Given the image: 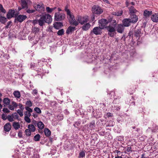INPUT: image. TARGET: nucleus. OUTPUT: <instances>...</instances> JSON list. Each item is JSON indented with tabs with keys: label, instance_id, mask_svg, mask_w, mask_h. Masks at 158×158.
I'll list each match as a JSON object with an SVG mask.
<instances>
[{
	"label": "nucleus",
	"instance_id": "f257e3e1",
	"mask_svg": "<svg viewBox=\"0 0 158 158\" xmlns=\"http://www.w3.org/2000/svg\"><path fill=\"white\" fill-rule=\"evenodd\" d=\"M65 10L67 12V18L69 19V23L72 25L77 26L78 25V23L76 21L73 13L68 9V7L66 6L65 7Z\"/></svg>",
	"mask_w": 158,
	"mask_h": 158
},
{
	"label": "nucleus",
	"instance_id": "c756f323",
	"mask_svg": "<svg viewBox=\"0 0 158 158\" xmlns=\"http://www.w3.org/2000/svg\"><path fill=\"white\" fill-rule=\"evenodd\" d=\"M44 132L46 136H49L50 135L51 132L48 129L45 128L44 129Z\"/></svg>",
	"mask_w": 158,
	"mask_h": 158
},
{
	"label": "nucleus",
	"instance_id": "69168bd1",
	"mask_svg": "<svg viewBox=\"0 0 158 158\" xmlns=\"http://www.w3.org/2000/svg\"><path fill=\"white\" fill-rule=\"evenodd\" d=\"M33 23L34 25L38 23V20H34L33 21Z\"/></svg>",
	"mask_w": 158,
	"mask_h": 158
},
{
	"label": "nucleus",
	"instance_id": "6ab92c4d",
	"mask_svg": "<svg viewBox=\"0 0 158 158\" xmlns=\"http://www.w3.org/2000/svg\"><path fill=\"white\" fill-rule=\"evenodd\" d=\"M75 30L76 29L75 27L69 26L67 28L66 31V33L67 34H69L71 33L73 31Z\"/></svg>",
	"mask_w": 158,
	"mask_h": 158
},
{
	"label": "nucleus",
	"instance_id": "c85d7f7f",
	"mask_svg": "<svg viewBox=\"0 0 158 158\" xmlns=\"http://www.w3.org/2000/svg\"><path fill=\"white\" fill-rule=\"evenodd\" d=\"M7 21L6 18V17L2 16L1 15L0 16V22L2 23L5 24Z\"/></svg>",
	"mask_w": 158,
	"mask_h": 158
},
{
	"label": "nucleus",
	"instance_id": "4d7b16f0",
	"mask_svg": "<svg viewBox=\"0 0 158 158\" xmlns=\"http://www.w3.org/2000/svg\"><path fill=\"white\" fill-rule=\"evenodd\" d=\"M8 108L9 109L11 110H14L15 109V107L13 106L12 105H9L8 106Z\"/></svg>",
	"mask_w": 158,
	"mask_h": 158
},
{
	"label": "nucleus",
	"instance_id": "49530a36",
	"mask_svg": "<svg viewBox=\"0 0 158 158\" xmlns=\"http://www.w3.org/2000/svg\"><path fill=\"white\" fill-rule=\"evenodd\" d=\"M35 11V10H30L28 9L26 10V12L29 14L32 13H34Z\"/></svg>",
	"mask_w": 158,
	"mask_h": 158
},
{
	"label": "nucleus",
	"instance_id": "412c9836",
	"mask_svg": "<svg viewBox=\"0 0 158 158\" xmlns=\"http://www.w3.org/2000/svg\"><path fill=\"white\" fill-rule=\"evenodd\" d=\"M12 126L16 130L18 129L20 127V125L19 122H15L13 123Z\"/></svg>",
	"mask_w": 158,
	"mask_h": 158
},
{
	"label": "nucleus",
	"instance_id": "052dcab7",
	"mask_svg": "<svg viewBox=\"0 0 158 158\" xmlns=\"http://www.w3.org/2000/svg\"><path fill=\"white\" fill-rule=\"evenodd\" d=\"M18 106L19 107V108L21 110H23L24 109V107H23V105L22 104L19 103V105H18Z\"/></svg>",
	"mask_w": 158,
	"mask_h": 158
},
{
	"label": "nucleus",
	"instance_id": "ea45409f",
	"mask_svg": "<svg viewBox=\"0 0 158 158\" xmlns=\"http://www.w3.org/2000/svg\"><path fill=\"white\" fill-rule=\"evenodd\" d=\"M89 127L91 128H93L95 127V123L94 121H92L89 125Z\"/></svg>",
	"mask_w": 158,
	"mask_h": 158
},
{
	"label": "nucleus",
	"instance_id": "6e6552de",
	"mask_svg": "<svg viewBox=\"0 0 158 158\" xmlns=\"http://www.w3.org/2000/svg\"><path fill=\"white\" fill-rule=\"evenodd\" d=\"M108 22L105 19H102L99 21V26L101 29H104L106 27Z\"/></svg>",
	"mask_w": 158,
	"mask_h": 158
},
{
	"label": "nucleus",
	"instance_id": "13d9d810",
	"mask_svg": "<svg viewBox=\"0 0 158 158\" xmlns=\"http://www.w3.org/2000/svg\"><path fill=\"white\" fill-rule=\"evenodd\" d=\"M11 104L15 108L17 106H18V104L14 101H12L11 102Z\"/></svg>",
	"mask_w": 158,
	"mask_h": 158
},
{
	"label": "nucleus",
	"instance_id": "5701e85b",
	"mask_svg": "<svg viewBox=\"0 0 158 158\" xmlns=\"http://www.w3.org/2000/svg\"><path fill=\"white\" fill-rule=\"evenodd\" d=\"M45 23L44 19L43 18L42 16H40V18L38 20L39 25L40 26H42Z\"/></svg>",
	"mask_w": 158,
	"mask_h": 158
},
{
	"label": "nucleus",
	"instance_id": "cd10ccee",
	"mask_svg": "<svg viewBox=\"0 0 158 158\" xmlns=\"http://www.w3.org/2000/svg\"><path fill=\"white\" fill-rule=\"evenodd\" d=\"M13 94L15 97L18 98H19L20 97V93L19 91H15L13 93Z\"/></svg>",
	"mask_w": 158,
	"mask_h": 158
},
{
	"label": "nucleus",
	"instance_id": "a211bd4d",
	"mask_svg": "<svg viewBox=\"0 0 158 158\" xmlns=\"http://www.w3.org/2000/svg\"><path fill=\"white\" fill-rule=\"evenodd\" d=\"M11 128V124L8 123H6L4 126V130L5 131L8 132L9 131Z\"/></svg>",
	"mask_w": 158,
	"mask_h": 158
},
{
	"label": "nucleus",
	"instance_id": "9d476101",
	"mask_svg": "<svg viewBox=\"0 0 158 158\" xmlns=\"http://www.w3.org/2000/svg\"><path fill=\"white\" fill-rule=\"evenodd\" d=\"M102 29H101L99 26L95 27L93 28L91 32H93L96 35H100L102 33Z\"/></svg>",
	"mask_w": 158,
	"mask_h": 158
},
{
	"label": "nucleus",
	"instance_id": "20e7f679",
	"mask_svg": "<svg viewBox=\"0 0 158 158\" xmlns=\"http://www.w3.org/2000/svg\"><path fill=\"white\" fill-rule=\"evenodd\" d=\"M133 16H135V19L134 20H131L130 19H124L122 21L123 25L125 27H129L130 26V23H135L136 22L137 19L136 18V16L134 15Z\"/></svg>",
	"mask_w": 158,
	"mask_h": 158
},
{
	"label": "nucleus",
	"instance_id": "2f4dec72",
	"mask_svg": "<svg viewBox=\"0 0 158 158\" xmlns=\"http://www.w3.org/2000/svg\"><path fill=\"white\" fill-rule=\"evenodd\" d=\"M7 119L10 122H12L14 121L15 119L14 118V117L12 115H9L7 116Z\"/></svg>",
	"mask_w": 158,
	"mask_h": 158
},
{
	"label": "nucleus",
	"instance_id": "a19ab883",
	"mask_svg": "<svg viewBox=\"0 0 158 158\" xmlns=\"http://www.w3.org/2000/svg\"><path fill=\"white\" fill-rule=\"evenodd\" d=\"M113 116V114L110 112L107 113L105 115L104 117L106 118L111 117Z\"/></svg>",
	"mask_w": 158,
	"mask_h": 158
},
{
	"label": "nucleus",
	"instance_id": "1a4fd4ad",
	"mask_svg": "<svg viewBox=\"0 0 158 158\" xmlns=\"http://www.w3.org/2000/svg\"><path fill=\"white\" fill-rule=\"evenodd\" d=\"M15 10L12 9L10 10L6 15L7 18L10 19L12 17H15V15H16L15 14Z\"/></svg>",
	"mask_w": 158,
	"mask_h": 158
},
{
	"label": "nucleus",
	"instance_id": "864d4df0",
	"mask_svg": "<svg viewBox=\"0 0 158 158\" xmlns=\"http://www.w3.org/2000/svg\"><path fill=\"white\" fill-rule=\"evenodd\" d=\"M85 153L83 151H82L79 153V156L80 157H84L85 156Z\"/></svg>",
	"mask_w": 158,
	"mask_h": 158
},
{
	"label": "nucleus",
	"instance_id": "603ef678",
	"mask_svg": "<svg viewBox=\"0 0 158 158\" xmlns=\"http://www.w3.org/2000/svg\"><path fill=\"white\" fill-rule=\"evenodd\" d=\"M2 111L4 113H9L10 112V110L7 108H3Z\"/></svg>",
	"mask_w": 158,
	"mask_h": 158
},
{
	"label": "nucleus",
	"instance_id": "e433bc0d",
	"mask_svg": "<svg viewBox=\"0 0 158 158\" xmlns=\"http://www.w3.org/2000/svg\"><path fill=\"white\" fill-rule=\"evenodd\" d=\"M31 131L30 130L28 129H26L25 130V133L26 135L30 136L31 135Z\"/></svg>",
	"mask_w": 158,
	"mask_h": 158
},
{
	"label": "nucleus",
	"instance_id": "393cba45",
	"mask_svg": "<svg viewBox=\"0 0 158 158\" xmlns=\"http://www.w3.org/2000/svg\"><path fill=\"white\" fill-rule=\"evenodd\" d=\"M37 125L38 127L40 129L42 130L44 128V125L41 121H39L37 123Z\"/></svg>",
	"mask_w": 158,
	"mask_h": 158
},
{
	"label": "nucleus",
	"instance_id": "6e6d98bb",
	"mask_svg": "<svg viewBox=\"0 0 158 158\" xmlns=\"http://www.w3.org/2000/svg\"><path fill=\"white\" fill-rule=\"evenodd\" d=\"M24 114L25 115V116H27V117H30L31 116V113H30L29 112H28V111H25L24 112Z\"/></svg>",
	"mask_w": 158,
	"mask_h": 158
},
{
	"label": "nucleus",
	"instance_id": "f704fd0d",
	"mask_svg": "<svg viewBox=\"0 0 158 158\" xmlns=\"http://www.w3.org/2000/svg\"><path fill=\"white\" fill-rule=\"evenodd\" d=\"M132 152V151L131 147L129 146L127 148V149L125 151V153L129 154Z\"/></svg>",
	"mask_w": 158,
	"mask_h": 158
},
{
	"label": "nucleus",
	"instance_id": "bb28decb",
	"mask_svg": "<svg viewBox=\"0 0 158 158\" xmlns=\"http://www.w3.org/2000/svg\"><path fill=\"white\" fill-rule=\"evenodd\" d=\"M10 99L7 98H4L3 100V103L6 105H9L10 103Z\"/></svg>",
	"mask_w": 158,
	"mask_h": 158
},
{
	"label": "nucleus",
	"instance_id": "7ed1b4c3",
	"mask_svg": "<svg viewBox=\"0 0 158 158\" xmlns=\"http://www.w3.org/2000/svg\"><path fill=\"white\" fill-rule=\"evenodd\" d=\"M33 6L35 9V11H37L40 13H42L44 11V6L42 3L39 4H34Z\"/></svg>",
	"mask_w": 158,
	"mask_h": 158
},
{
	"label": "nucleus",
	"instance_id": "0eeeda50",
	"mask_svg": "<svg viewBox=\"0 0 158 158\" xmlns=\"http://www.w3.org/2000/svg\"><path fill=\"white\" fill-rule=\"evenodd\" d=\"M44 19L45 23H50L52 21V19L50 15L47 14H43L41 15Z\"/></svg>",
	"mask_w": 158,
	"mask_h": 158
},
{
	"label": "nucleus",
	"instance_id": "58836bf2",
	"mask_svg": "<svg viewBox=\"0 0 158 158\" xmlns=\"http://www.w3.org/2000/svg\"><path fill=\"white\" fill-rule=\"evenodd\" d=\"M0 12L3 13H6V10L3 8L2 5L1 4H0Z\"/></svg>",
	"mask_w": 158,
	"mask_h": 158
},
{
	"label": "nucleus",
	"instance_id": "dca6fc26",
	"mask_svg": "<svg viewBox=\"0 0 158 158\" xmlns=\"http://www.w3.org/2000/svg\"><path fill=\"white\" fill-rule=\"evenodd\" d=\"M152 11H148L147 10H145L143 13L144 18H148L150 15L152 14Z\"/></svg>",
	"mask_w": 158,
	"mask_h": 158
},
{
	"label": "nucleus",
	"instance_id": "72a5a7b5",
	"mask_svg": "<svg viewBox=\"0 0 158 158\" xmlns=\"http://www.w3.org/2000/svg\"><path fill=\"white\" fill-rule=\"evenodd\" d=\"M26 106H28V107H30L32 106V103L31 101L30 100L27 101L26 102Z\"/></svg>",
	"mask_w": 158,
	"mask_h": 158
},
{
	"label": "nucleus",
	"instance_id": "0e129e2a",
	"mask_svg": "<svg viewBox=\"0 0 158 158\" xmlns=\"http://www.w3.org/2000/svg\"><path fill=\"white\" fill-rule=\"evenodd\" d=\"M122 13H123V12L122 11H121L119 13H118V12L116 13L115 14V15H117V16H120L122 15Z\"/></svg>",
	"mask_w": 158,
	"mask_h": 158
},
{
	"label": "nucleus",
	"instance_id": "c03bdc74",
	"mask_svg": "<svg viewBox=\"0 0 158 158\" xmlns=\"http://www.w3.org/2000/svg\"><path fill=\"white\" fill-rule=\"evenodd\" d=\"M30 117L25 116L24 120L25 121L28 123L31 122V120L30 118H29Z\"/></svg>",
	"mask_w": 158,
	"mask_h": 158
},
{
	"label": "nucleus",
	"instance_id": "de8ad7c7",
	"mask_svg": "<svg viewBox=\"0 0 158 158\" xmlns=\"http://www.w3.org/2000/svg\"><path fill=\"white\" fill-rule=\"evenodd\" d=\"M47 12L48 13H51L53 11L52 8H50L49 7H47L46 8Z\"/></svg>",
	"mask_w": 158,
	"mask_h": 158
},
{
	"label": "nucleus",
	"instance_id": "e2e57ef3",
	"mask_svg": "<svg viewBox=\"0 0 158 158\" xmlns=\"http://www.w3.org/2000/svg\"><path fill=\"white\" fill-rule=\"evenodd\" d=\"M37 93H38L37 90L36 89H34L33 90L32 94L34 95H36L37 94Z\"/></svg>",
	"mask_w": 158,
	"mask_h": 158
},
{
	"label": "nucleus",
	"instance_id": "09e8293b",
	"mask_svg": "<svg viewBox=\"0 0 158 158\" xmlns=\"http://www.w3.org/2000/svg\"><path fill=\"white\" fill-rule=\"evenodd\" d=\"M17 112L19 114L20 117H22L23 115V110H17Z\"/></svg>",
	"mask_w": 158,
	"mask_h": 158
},
{
	"label": "nucleus",
	"instance_id": "a878e982",
	"mask_svg": "<svg viewBox=\"0 0 158 158\" xmlns=\"http://www.w3.org/2000/svg\"><path fill=\"white\" fill-rule=\"evenodd\" d=\"M130 13H135L137 11L133 6H131L128 8Z\"/></svg>",
	"mask_w": 158,
	"mask_h": 158
},
{
	"label": "nucleus",
	"instance_id": "473e14b6",
	"mask_svg": "<svg viewBox=\"0 0 158 158\" xmlns=\"http://www.w3.org/2000/svg\"><path fill=\"white\" fill-rule=\"evenodd\" d=\"M64 30L63 29H62L58 31L57 34L58 35H64Z\"/></svg>",
	"mask_w": 158,
	"mask_h": 158
},
{
	"label": "nucleus",
	"instance_id": "3c124183",
	"mask_svg": "<svg viewBox=\"0 0 158 158\" xmlns=\"http://www.w3.org/2000/svg\"><path fill=\"white\" fill-rule=\"evenodd\" d=\"M131 100L130 101H129V102L130 104H133L134 105H135V102H134V98L133 96H131Z\"/></svg>",
	"mask_w": 158,
	"mask_h": 158
},
{
	"label": "nucleus",
	"instance_id": "4be33fe9",
	"mask_svg": "<svg viewBox=\"0 0 158 158\" xmlns=\"http://www.w3.org/2000/svg\"><path fill=\"white\" fill-rule=\"evenodd\" d=\"M90 26L91 25L89 23H86L82 26V28L83 30L87 31L89 29Z\"/></svg>",
	"mask_w": 158,
	"mask_h": 158
},
{
	"label": "nucleus",
	"instance_id": "c9c22d12",
	"mask_svg": "<svg viewBox=\"0 0 158 158\" xmlns=\"http://www.w3.org/2000/svg\"><path fill=\"white\" fill-rule=\"evenodd\" d=\"M40 138V135L39 134L36 135L34 137V140L35 141H38Z\"/></svg>",
	"mask_w": 158,
	"mask_h": 158
},
{
	"label": "nucleus",
	"instance_id": "37998d69",
	"mask_svg": "<svg viewBox=\"0 0 158 158\" xmlns=\"http://www.w3.org/2000/svg\"><path fill=\"white\" fill-rule=\"evenodd\" d=\"M134 15H135V16H136V18L137 19L136 20V22H137V21H138V18L137 16V15H135L133 14V15H131V19H130L131 21L132 20H134L135 19V16H133Z\"/></svg>",
	"mask_w": 158,
	"mask_h": 158
},
{
	"label": "nucleus",
	"instance_id": "4468645a",
	"mask_svg": "<svg viewBox=\"0 0 158 158\" xmlns=\"http://www.w3.org/2000/svg\"><path fill=\"white\" fill-rule=\"evenodd\" d=\"M151 20L154 22H158V13H155L152 15Z\"/></svg>",
	"mask_w": 158,
	"mask_h": 158
},
{
	"label": "nucleus",
	"instance_id": "338daca9",
	"mask_svg": "<svg viewBox=\"0 0 158 158\" xmlns=\"http://www.w3.org/2000/svg\"><path fill=\"white\" fill-rule=\"evenodd\" d=\"M32 115L33 116V117L35 118H37L38 117V115L35 113H33Z\"/></svg>",
	"mask_w": 158,
	"mask_h": 158
},
{
	"label": "nucleus",
	"instance_id": "f8f14e48",
	"mask_svg": "<svg viewBox=\"0 0 158 158\" xmlns=\"http://www.w3.org/2000/svg\"><path fill=\"white\" fill-rule=\"evenodd\" d=\"M116 28L118 32L122 33L124 32L125 27L122 24H119L116 27Z\"/></svg>",
	"mask_w": 158,
	"mask_h": 158
},
{
	"label": "nucleus",
	"instance_id": "f3484780",
	"mask_svg": "<svg viewBox=\"0 0 158 158\" xmlns=\"http://www.w3.org/2000/svg\"><path fill=\"white\" fill-rule=\"evenodd\" d=\"M63 26V24L61 22H56L53 24L54 27L56 29H59Z\"/></svg>",
	"mask_w": 158,
	"mask_h": 158
},
{
	"label": "nucleus",
	"instance_id": "2eb2a0df",
	"mask_svg": "<svg viewBox=\"0 0 158 158\" xmlns=\"http://www.w3.org/2000/svg\"><path fill=\"white\" fill-rule=\"evenodd\" d=\"M142 33L141 32L140 29L135 28V36L136 37H140L142 35Z\"/></svg>",
	"mask_w": 158,
	"mask_h": 158
},
{
	"label": "nucleus",
	"instance_id": "5fc2aeb1",
	"mask_svg": "<svg viewBox=\"0 0 158 158\" xmlns=\"http://www.w3.org/2000/svg\"><path fill=\"white\" fill-rule=\"evenodd\" d=\"M12 115L14 117V118L15 119H18L19 117V116L16 113H14L12 114Z\"/></svg>",
	"mask_w": 158,
	"mask_h": 158
},
{
	"label": "nucleus",
	"instance_id": "423d86ee",
	"mask_svg": "<svg viewBox=\"0 0 158 158\" xmlns=\"http://www.w3.org/2000/svg\"><path fill=\"white\" fill-rule=\"evenodd\" d=\"M65 17V15L63 13L57 12L55 14V19L56 21H60L63 20Z\"/></svg>",
	"mask_w": 158,
	"mask_h": 158
},
{
	"label": "nucleus",
	"instance_id": "8fccbe9b",
	"mask_svg": "<svg viewBox=\"0 0 158 158\" xmlns=\"http://www.w3.org/2000/svg\"><path fill=\"white\" fill-rule=\"evenodd\" d=\"M25 109L26 110H27V111H28V112H29L30 113H31L33 111L32 110L30 107H28V106H25Z\"/></svg>",
	"mask_w": 158,
	"mask_h": 158
},
{
	"label": "nucleus",
	"instance_id": "4c0bfd02",
	"mask_svg": "<svg viewBox=\"0 0 158 158\" xmlns=\"http://www.w3.org/2000/svg\"><path fill=\"white\" fill-rule=\"evenodd\" d=\"M34 110L38 114H40L41 113V110L38 107L35 108Z\"/></svg>",
	"mask_w": 158,
	"mask_h": 158
},
{
	"label": "nucleus",
	"instance_id": "9b49d317",
	"mask_svg": "<svg viewBox=\"0 0 158 158\" xmlns=\"http://www.w3.org/2000/svg\"><path fill=\"white\" fill-rule=\"evenodd\" d=\"M16 15H15V17L16 18L15 19H16L18 22L20 23H21L23 22L27 17L25 15H20L17 16Z\"/></svg>",
	"mask_w": 158,
	"mask_h": 158
},
{
	"label": "nucleus",
	"instance_id": "bf43d9fd",
	"mask_svg": "<svg viewBox=\"0 0 158 158\" xmlns=\"http://www.w3.org/2000/svg\"><path fill=\"white\" fill-rule=\"evenodd\" d=\"M2 119L3 120H5L7 119V116L6 115L3 114L2 115Z\"/></svg>",
	"mask_w": 158,
	"mask_h": 158
},
{
	"label": "nucleus",
	"instance_id": "39448f33",
	"mask_svg": "<svg viewBox=\"0 0 158 158\" xmlns=\"http://www.w3.org/2000/svg\"><path fill=\"white\" fill-rule=\"evenodd\" d=\"M92 11L94 14L100 15L103 12V10L100 6L94 5L92 7Z\"/></svg>",
	"mask_w": 158,
	"mask_h": 158
},
{
	"label": "nucleus",
	"instance_id": "680f3d73",
	"mask_svg": "<svg viewBox=\"0 0 158 158\" xmlns=\"http://www.w3.org/2000/svg\"><path fill=\"white\" fill-rule=\"evenodd\" d=\"M108 32V35H109L110 37H113L114 36V32H110L109 31Z\"/></svg>",
	"mask_w": 158,
	"mask_h": 158
},
{
	"label": "nucleus",
	"instance_id": "b1692460",
	"mask_svg": "<svg viewBox=\"0 0 158 158\" xmlns=\"http://www.w3.org/2000/svg\"><path fill=\"white\" fill-rule=\"evenodd\" d=\"M27 128L32 132H34L35 131V127L33 124H30L28 125L27 126Z\"/></svg>",
	"mask_w": 158,
	"mask_h": 158
},
{
	"label": "nucleus",
	"instance_id": "aec40b11",
	"mask_svg": "<svg viewBox=\"0 0 158 158\" xmlns=\"http://www.w3.org/2000/svg\"><path fill=\"white\" fill-rule=\"evenodd\" d=\"M108 31L110 32H114L115 31V26L113 27L111 25H109L106 27Z\"/></svg>",
	"mask_w": 158,
	"mask_h": 158
},
{
	"label": "nucleus",
	"instance_id": "774afa93",
	"mask_svg": "<svg viewBox=\"0 0 158 158\" xmlns=\"http://www.w3.org/2000/svg\"><path fill=\"white\" fill-rule=\"evenodd\" d=\"M147 157L145 156V154H143L141 156V158H147Z\"/></svg>",
	"mask_w": 158,
	"mask_h": 158
},
{
	"label": "nucleus",
	"instance_id": "7c9ffc66",
	"mask_svg": "<svg viewBox=\"0 0 158 158\" xmlns=\"http://www.w3.org/2000/svg\"><path fill=\"white\" fill-rule=\"evenodd\" d=\"M40 29L39 28L36 27H33L32 29V31L35 34L38 33L40 31Z\"/></svg>",
	"mask_w": 158,
	"mask_h": 158
},
{
	"label": "nucleus",
	"instance_id": "a18cd8bd",
	"mask_svg": "<svg viewBox=\"0 0 158 158\" xmlns=\"http://www.w3.org/2000/svg\"><path fill=\"white\" fill-rule=\"evenodd\" d=\"M158 129V127L157 126L155 125L153 126L152 129V131L153 132H155Z\"/></svg>",
	"mask_w": 158,
	"mask_h": 158
},
{
	"label": "nucleus",
	"instance_id": "f03ea898",
	"mask_svg": "<svg viewBox=\"0 0 158 158\" xmlns=\"http://www.w3.org/2000/svg\"><path fill=\"white\" fill-rule=\"evenodd\" d=\"M77 22L81 25L84 24L89 20V17L87 15L81 16H78L76 17Z\"/></svg>",
	"mask_w": 158,
	"mask_h": 158
},
{
	"label": "nucleus",
	"instance_id": "79ce46f5",
	"mask_svg": "<svg viewBox=\"0 0 158 158\" xmlns=\"http://www.w3.org/2000/svg\"><path fill=\"white\" fill-rule=\"evenodd\" d=\"M32 158H39V155L37 152H35L34 153L33 156H32Z\"/></svg>",
	"mask_w": 158,
	"mask_h": 158
},
{
	"label": "nucleus",
	"instance_id": "ddd939ff",
	"mask_svg": "<svg viewBox=\"0 0 158 158\" xmlns=\"http://www.w3.org/2000/svg\"><path fill=\"white\" fill-rule=\"evenodd\" d=\"M30 0H21V5L23 8H27L28 3H30Z\"/></svg>",
	"mask_w": 158,
	"mask_h": 158
}]
</instances>
